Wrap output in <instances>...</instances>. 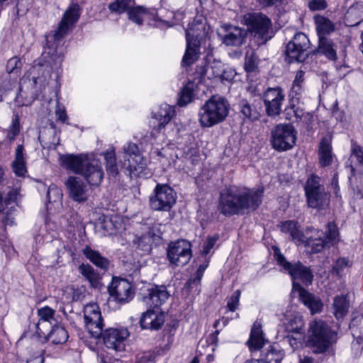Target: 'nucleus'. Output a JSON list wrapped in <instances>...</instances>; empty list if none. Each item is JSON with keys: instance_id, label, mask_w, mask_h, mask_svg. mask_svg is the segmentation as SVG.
<instances>
[{"instance_id": "nucleus-1", "label": "nucleus", "mask_w": 363, "mask_h": 363, "mask_svg": "<svg viewBox=\"0 0 363 363\" xmlns=\"http://www.w3.org/2000/svg\"><path fill=\"white\" fill-rule=\"evenodd\" d=\"M262 196L259 189L231 186L220 193L218 210L226 217L242 215L256 210L262 203Z\"/></svg>"}, {"instance_id": "nucleus-2", "label": "nucleus", "mask_w": 363, "mask_h": 363, "mask_svg": "<svg viewBox=\"0 0 363 363\" xmlns=\"http://www.w3.org/2000/svg\"><path fill=\"white\" fill-rule=\"evenodd\" d=\"M62 165L67 170L82 176L89 185L98 186L104 178L101 162L86 154L61 156Z\"/></svg>"}, {"instance_id": "nucleus-3", "label": "nucleus", "mask_w": 363, "mask_h": 363, "mask_svg": "<svg viewBox=\"0 0 363 363\" xmlns=\"http://www.w3.org/2000/svg\"><path fill=\"white\" fill-rule=\"evenodd\" d=\"M230 104L221 96H213L201 107L199 116L201 126L212 127L223 122L229 113Z\"/></svg>"}, {"instance_id": "nucleus-4", "label": "nucleus", "mask_w": 363, "mask_h": 363, "mask_svg": "<svg viewBox=\"0 0 363 363\" xmlns=\"http://www.w3.org/2000/svg\"><path fill=\"white\" fill-rule=\"evenodd\" d=\"M309 332L308 344L316 354L325 352L338 339L337 332L320 320L310 323Z\"/></svg>"}, {"instance_id": "nucleus-5", "label": "nucleus", "mask_w": 363, "mask_h": 363, "mask_svg": "<svg viewBox=\"0 0 363 363\" xmlns=\"http://www.w3.org/2000/svg\"><path fill=\"white\" fill-rule=\"evenodd\" d=\"M308 206L318 211L326 209L330 202V194L325 189L320 177L313 174L304 186Z\"/></svg>"}, {"instance_id": "nucleus-6", "label": "nucleus", "mask_w": 363, "mask_h": 363, "mask_svg": "<svg viewBox=\"0 0 363 363\" xmlns=\"http://www.w3.org/2000/svg\"><path fill=\"white\" fill-rule=\"evenodd\" d=\"M296 131L290 123L277 125L271 131L272 147L279 152L291 150L296 144Z\"/></svg>"}, {"instance_id": "nucleus-7", "label": "nucleus", "mask_w": 363, "mask_h": 363, "mask_svg": "<svg viewBox=\"0 0 363 363\" xmlns=\"http://www.w3.org/2000/svg\"><path fill=\"white\" fill-rule=\"evenodd\" d=\"M123 166L135 177L140 176L147 167V160L143 156L138 146L128 142L123 146Z\"/></svg>"}, {"instance_id": "nucleus-8", "label": "nucleus", "mask_w": 363, "mask_h": 363, "mask_svg": "<svg viewBox=\"0 0 363 363\" xmlns=\"http://www.w3.org/2000/svg\"><path fill=\"white\" fill-rule=\"evenodd\" d=\"M177 194L167 184H157L150 196V208L157 211H169L176 203Z\"/></svg>"}, {"instance_id": "nucleus-9", "label": "nucleus", "mask_w": 363, "mask_h": 363, "mask_svg": "<svg viewBox=\"0 0 363 363\" xmlns=\"http://www.w3.org/2000/svg\"><path fill=\"white\" fill-rule=\"evenodd\" d=\"M310 40L303 33H296L286 47V60L289 63L303 62L309 55Z\"/></svg>"}, {"instance_id": "nucleus-10", "label": "nucleus", "mask_w": 363, "mask_h": 363, "mask_svg": "<svg viewBox=\"0 0 363 363\" xmlns=\"http://www.w3.org/2000/svg\"><path fill=\"white\" fill-rule=\"evenodd\" d=\"M191 257V244L188 240L181 239L169 244L167 257L172 265L182 267L189 262Z\"/></svg>"}, {"instance_id": "nucleus-11", "label": "nucleus", "mask_w": 363, "mask_h": 363, "mask_svg": "<svg viewBox=\"0 0 363 363\" xmlns=\"http://www.w3.org/2000/svg\"><path fill=\"white\" fill-rule=\"evenodd\" d=\"M291 275L293 279V289L298 291L301 302L310 309L312 314L320 312L323 308L320 299L308 292L295 281L296 279H303L306 278L311 282L313 274H291Z\"/></svg>"}, {"instance_id": "nucleus-12", "label": "nucleus", "mask_w": 363, "mask_h": 363, "mask_svg": "<svg viewBox=\"0 0 363 363\" xmlns=\"http://www.w3.org/2000/svg\"><path fill=\"white\" fill-rule=\"evenodd\" d=\"M80 16V7L77 4H71L65 12L57 30L53 35L55 43L60 45L63 38L73 28Z\"/></svg>"}, {"instance_id": "nucleus-13", "label": "nucleus", "mask_w": 363, "mask_h": 363, "mask_svg": "<svg viewBox=\"0 0 363 363\" xmlns=\"http://www.w3.org/2000/svg\"><path fill=\"white\" fill-rule=\"evenodd\" d=\"M263 102L269 116L275 117L280 114L285 99V94L280 87L268 88L263 94Z\"/></svg>"}, {"instance_id": "nucleus-14", "label": "nucleus", "mask_w": 363, "mask_h": 363, "mask_svg": "<svg viewBox=\"0 0 363 363\" xmlns=\"http://www.w3.org/2000/svg\"><path fill=\"white\" fill-rule=\"evenodd\" d=\"M111 296L116 302L124 304L133 298L134 291L130 282L120 277H113L112 282L109 286Z\"/></svg>"}, {"instance_id": "nucleus-15", "label": "nucleus", "mask_w": 363, "mask_h": 363, "mask_svg": "<svg viewBox=\"0 0 363 363\" xmlns=\"http://www.w3.org/2000/svg\"><path fill=\"white\" fill-rule=\"evenodd\" d=\"M130 333L127 328H108L103 333L104 345L109 349L122 351L125 349V342Z\"/></svg>"}, {"instance_id": "nucleus-16", "label": "nucleus", "mask_w": 363, "mask_h": 363, "mask_svg": "<svg viewBox=\"0 0 363 363\" xmlns=\"http://www.w3.org/2000/svg\"><path fill=\"white\" fill-rule=\"evenodd\" d=\"M243 21L251 33L262 38L267 33L272 25L270 19L260 13H248L244 16Z\"/></svg>"}, {"instance_id": "nucleus-17", "label": "nucleus", "mask_w": 363, "mask_h": 363, "mask_svg": "<svg viewBox=\"0 0 363 363\" xmlns=\"http://www.w3.org/2000/svg\"><path fill=\"white\" fill-rule=\"evenodd\" d=\"M222 29L223 33L218 35L226 46L240 47L245 43L247 36L245 29L232 25H224Z\"/></svg>"}, {"instance_id": "nucleus-18", "label": "nucleus", "mask_w": 363, "mask_h": 363, "mask_svg": "<svg viewBox=\"0 0 363 363\" xmlns=\"http://www.w3.org/2000/svg\"><path fill=\"white\" fill-rule=\"evenodd\" d=\"M69 197L77 203H83L89 198V189L86 184L79 177L70 176L65 182Z\"/></svg>"}, {"instance_id": "nucleus-19", "label": "nucleus", "mask_w": 363, "mask_h": 363, "mask_svg": "<svg viewBox=\"0 0 363 363\" xmlns=\"http://www.w3.org/2000/svg\"><path fill=\"white\" fill-rule=\"evenodd\" d=\"M38 315L40 319L35 325V333L38 337L46 335V329L49 330L50 326L55 324L54 318L55 311L48 306H45L38 310Z\"/></svg>"}, {"instance_id": "nucleus-20", "label": "nucleus", "mask_w": 363, "mask_h": 363, "mask_svg": "<svg viewBox=\"0 0 363 363\" xmlns=\"http://www.w3.org/2000/svg\"><path fill=\"white\" fill-rule=\"evenodd\" d=\"M208 34V29L206 22L202 20H196L189 24L186 30V39L189 42L201 43L206 40Z\"/></svg>"}, {"instance_id": "nucleus-21", "label": "nucleus", "mask_w": 363, "mask_h": 363, "mask_svg": "<svg viewBox=\"0 0 363 363\" xmlns=\"http://www.w3.org/2000/svg\"><path fill=\"white\" fill-rule=\"evenodd\" d=\"M164 322V314L158 310H148L143 314L140 320L143 328L151 330H158Z\"/></svg>"}, {"instance_id": "nucleus-22", "label": "nucleus", "mask_w": 363, "mask_h": 363, "mask_svg": "<svg viewBox=\"0 0 363 363\" xmlns=\"http://www.w3.org/2000/svg\"><path fill=\"white\" fill-rule=\"evenodd\" d=\"M204 73L209 79L219 77L222 80H230L234 75L232 71L226 72L223 68V63L216 60L206 65Z\"/></svg>"}, {"instance_id": "nucleus-23", "label": "nucleus", "mask_w": 363, "mask_h": 363, "mask_svg": "<svg viewBox=\"0 0 363 363\" xmlns=\"http://www.w3.org/2000/svg\"><path fill=\"white\" fill-rule=\"evenodd\" d=\"M273 250L277 264L281 267L284 270L288 272H311L310 269L303 266L299 261L294 263L288 262L278 247H274Z\"/></svg>"}, {"instance_id": "nucleus-24", "label": "nucleus", "mask_w": 363, "mask_h": 363, "mask_svg": "<svg viewBox=\"0 0 363 363\" xmlns=\"http://www.w3.org/2000/svg\"><path fill=\"white\" fill-rule=\"evenodd\" d=\"M280 228L283 233L289 235L291 239L297 245L303 243L305 235L300 230V226L297 221L286 220L281 222Z\"/></svg>"}, {"instance_id": "nucleus-25", "label": "nucleus", "mask_w": 363, "mask_h": 363, "mask_svg": "<svg viewBox=\"0 0 363 363\" xmlns=\"http://www.w3.org/2000/svg\"><path fill=\"white\" fill-rule=\"evenodd\" d=\"M240 116L243 121H255L260 117V113L254 104L245 99H241L238 103Z\"/></svg>"}, {"instance_id": "nucleus-26", "label": "nucleus", "mask_w": 363, "mask_h": 363, "mask_svg": "<svg viewBox=\"0 0 363 363\" xmlns=\"http://www.w3.org/2000/svg\"><path fill=\"white\" fill-rule=\"evenodd\" d=\"M318 160L320 167H325L330 166L335 157L332 152L330 140L328 138H323L319 145Z\"/></svg>"}, {"instance_id": "nucleus-27", "label": "nucleus", "mask_w": 363, "mask_h": 363, "mask_svg": "<svg viewBox=\"0 0 363 363\" xmlns=\"http://www.w3.org/2000/svg\"><path fill=\"white\" fill-rule=\"evenodd\" d=\"M265 342L262 330V325L259 322L255 321L250 333V337L247 341L249 348L251 351H256L262 348Z\"/></svg>"}, {"instance_id": "nucleus-28", "label": "nucleus", "mask_w": 363, "mask_h": 363, "mask_svg": "<svg viewBox=\"0 0 363 363\" xmlns=\"http://www.w3.org/2000/svg\"><path fill=\"white\" fill-rule=\"evenodd\" d=\"M363 21V2H357L349 8L345 15V24L354 27Z\"/></svg>"}, {"instance_id": "nucleus-29", "label": "nucleus", "mask_w": 363, "mask_h": 363, "mask_svg": "<svg viewBox=\"0 0 363 363\" xmlns=\"http://www.w3.org/2000/svg\"><path fill=\"white\" fill-rule=\"evenodd\" d=\"M84 255L95 266L102 270H108L111 265V262L106 257L101 255V254L90 247L86 246L82 250Z\"/></svg>"}, {"instance_id": "nucleus-30", "label": "nucleus", "mask_w": 363, "mask_h": 363, "mask_svg": "<svg viewBox=\"0 0 363 363\" xmlns=\"http://www.w3.org/2000/svg\"><path fill=\"white\" fill-rule=\"evenodd\" d=\"M49 330H45L46 335L42 336L40 338H44L47 340H50L52 343L58 345L65 343L68 338V334L65 328L60 325L55 324L52 330L48 332Z\"/></svg>"}, {"instance_id": "nucleus-31", "label": "nucleus", "mask_w": 363, "mask_h": 363, "mask_svg": "<svg viewBox=\"0 0 363 363\" xmlns=\"http://www.w3.org/2000/svg\"><path fill=\"white\" fill-rule=\"evenodd\" d=\"M147 291H149V298L155 307H158L164 303L169 296L166 287L163 285L152 286L147 289Z\"/></svg>"}, {"instance_id": "nucleus-32", "label": "nucleus", "mask_w": 363, "mask_h": 363, "mask_svg": "<svg viewBox=\"0 0 363 363\" xmlns=\"http://www.w3.org/2000/svg\"><path fill=\"white\" fill-rule=\"evenodd\" d=\"M175 111L173 106L167 104L160 106L159 111L154 114V118L158 121V128L161 130L168 125L174 116Z\"/></svg>"}, {"instance_id": "nucleus-33", "label": "nucleus", "mask_w": 363, "mask_h": 363, "mask_svg": "<svg viewBox=\"0 0 363 363\" xmlns=\"http://www.w3.org/2000/svg\"><path fill=\"white\" fill-rule=\"evenodd\" d=\"M314 21L315 23L318 39L326 38V35H329L335 30L334 23L330 20L323 16H315Z\"/></svg>"}, {"instance_id": "nucleus-34", "label": "nucleus", "mask_w": 363, "mask_h": 363, "mask_svg": "<svg viewBox=\"0 0 363 363\" xmlns=\"http://www.w3.org/2000/svg\"><path fill=\"white\" fill-rule=\"evenodd\" d=\"M319 40L317 52L325 55L328 60L335 61L337 60L336 46L333 41L328 38Z\"/></svg>"}, {"instance_id": "nucleus-35", "label": "nucleus", "mask_w": 363, "mask_h": 363, "mask_svg": "<svg viewBox=\"0 0 363 363\" xmlns=\"http://www.w3.org/2000/svg\"><path fill=\"white\" fill-rule=\"evenodd\" d=\"M201 45L195 42L186 41V48L182 59L183 65L189 66L194 64L200 55Z\"/></svg>"}, {"instance_id": "nucleus-36", "label": "nucleus", "mask_w": 363, "mask_h": 363, "mask_svg": "<svg viewBox=\"0 0 363 363\" xmlns=\"http://www.w3.org/2000/svg\"><path fill=\"white\" fill-rule=\"evenodd\" d=\"M104 157L105 166L108 175L116 177L118 174V167L116 162L115 149L109 147L102 153Z\"/></svg>"}, {"instance_id": "nucleus-37", "label": "nucleus", "mask_w": 363, "mask_h": 363, "mask_svg": "<svg viewBox=\"0 0 363 363\" xmlns=\"http://www.w3.org/2000/svg\"><path fill=\"white\" fill-rule=\"evenodd\" d=\"M23 146L18 145L16 150L15 160L12 163L15 174L18 177H23L27 172L23 155Z\"/></svg>"}, {"instance_id": "nucleus-38", "label": "nucleus", "mask_w": 363, "mask_h": 363, "mask_svg": "<svg viewBox=\"0 0 363 363\" xmlns=\"http://www.w3.org/2000/svg\"><path fill=\"white\" fill-rule=\"evenodd\" d=\"M334 315L337 319L344 318L348 313L349 301L345 296H336L333 303Z\"/></svg>"}, {"instance_id": "nucleus-39", "label": "nucleus", "mask_w": 363, "mask_h": 363, "mask_svg": "<svg viewBox=\"0 0 363 363\" xmlns=\"http://www.w3.org/2000/svg\"><path fill=\"white\" fill-rule=\"evenodd\" d=\"M284 353L277 345L270 346L264 357L260 361L262 363H281Z\"/></svg>"}, {"instance_id": "nucleus-40", "label": "nucleus", "mask_w": 363, "mask_h": 363, "mask_svg": "<svg viewBox=\"0 0 363 363\" xmlns=\"http://www.w3.org/2000/svg\"><path fill=\"white\" fill-rule=\"evenodd\" d=\"M149 15L150 12L143 6L133 7L128 12L129 20L139 26L143 24L144 18Z\"/></svg>"}, {"instance_id": "nucleus-41", "label": "nucleus", "mask_w": 363, "mask_h": 363, "mask_svg": "<svg viewBox=\"0 0 363 363\" xmlns=\"http://www.w3.org/2000/svg\"><path fill=\"white\" fill-rule=\"evenodd\" d=\"M194 86L192 82H187L180 91L178 105L184 106L191 103L194 99Z\"/></svg>"}, {"instance_id": "nucleus-42", "label": "nucleus", "mask_w": 363, "mask_h": 363, "mask_svg": "<svg viewBox=\"0 0 363 363\" xmlns=\"http://www.w3.org/2000/svg\"><path fill=\"white\" fill-rule=\"evenodd\" d=\"M303 243L306 247L311 250V252L313 253H318L321 252L326 246L329 245L325 239L320 237L317 238L305 237Z\"/></svg>"}, {"instance_id": "nucleus-43", "label": "nucleus", "mask_w": 363, "mask_h": 363, "mask_svg": "<svg viewBox=\"0 0 363 363\" xmlns=\"http://www.w3.org/2000/svg\"><path fill=\"white\" fill-rule=\"evenodd\" d=\"M135 4V0H116L108 5V9L112 13H122L129 11Z\"/></svg>"}, {"instance_id": "nucleus-44", "label": "nucleus", "mask_w": 363, "mask_h": 363, "mask_svg": "<svg viewBox=\"0 0 363 363\" xmlns=\"http://www.w3.org/2000/svg\"><path fill=\"white\" fill-rule=\"evenodd\" d=\"M286 338L291 347L296 350L302 345L304 339V330L301 327H298L291 334L288 335Z\"/></svg>"}, {"instance_id": "nucleus-45", "label": "nucleus", "mask_w": 363, "mask_h": 363, "mask_svg": "<svg viewBox=\"0 0 363 363\" xmlns=\"http://www.w3.org/2000/svg\"><path fill=\"white\" fill-rule=\"evenodd\" d=\"M84 320H103L99 307L96 303L86 304L84 308Z\"/></svg>"}, {"instance_id": "nucleus-46", "label": "nucleus", "mask_w": 363, "mask_h": 363, "mask_svg": "<svg viewBox=\"0 0 363 363\" xmlns=\"http://www.w3.org/2000/svg\"><path fill=\"white\" fill-rule=\"evenodd\" d=\"M85 327L89 334L94 338H99L102 335L104 321L98 320H84Z\"/></svg>"}, {"instance_id": "nucleus-47", "label": "nucleus", "mask_w": 363, "mask_h": 363, "mask_svg": "<svg viewBox=\"0 0 363 363\" xmlns=\"http://www.w3.org/2000/svg\"><path fill=\"white\" fill-rule=\"evenodd\" d=\"M48 55H50L52 62H50L52 67H57L61 65L64 57V51L62 47L57 48L48 46Z\"/></svg>"}, {"instance_id": "nucleus-48", "label": "nucleus", "mask_w": 363, "mask_h": 363, "mask_svg": "<svg viewBox=\"0 0 363 363\" xmlns=\"http://www.w3.org/2000/svg\"><path fill=\"white\" fill-rule=\"evenodd\" d=\"M62 189L57 187L55 184H51L47 192V197L49 203H56L59 205V207L62 206Z\"/></svg>"}, {"instance_id": "nucleus-49", "label": "nucleus", "mask_w": 363, "mask_h": 363, "mask_svg": "<svg viewBox=\"0 0 363 363\" xmlns=\"http://www.w3.org/2000/svg\"><path fill=\"white\" fill-rule=\"evenodd\" d=\"M82 296V293L81 289H74L72 286H67L63 291L62 301L64 303L78 301L81 298Z\"/></svg>"}, {"instance_id": "nucleus-50", "label": "nucleus", "mask_w": 363, "mask_h": 363, "mask_svg": "<svg viewBox=\"0 0 363 363\" xmlns=\"http://www.w3.org/2000/svg\"><path fill=\"white\" fill-rule=\"evenodd\" d=\"M353 336L363 337V314L354 317L350 324Z\"/></svg>"}, {"instance_id": "nucleus-51", "label": "nucleus", "mask_w": 363, "mask_h": 363, "mask_svg": "<svg viewBox=\"0 0 363 363\" xmlns=\"http://www.w3.org/2000/svg\"><path fill=\"white\" fill-rule=\"evenodd\" d=\"M325 234V240L329 245H333L334 242L338 240L339 232L334 223H328Z\"/></svg>"}, {"instance_id": "nucleus-52", "label": "nucleus", "mask_w": 363, "mask_h": 363, "mask_svg": "<svg viewBox=\"0 0 363 363\" xmlns=\"http://www.w3.org/2000/svg\"><path fill=\"white\" fill-rule=\"evenodd\" d=\"M152 241V239L150 233L138 237L135 240H134L138 247L144 251H149L150 250Z\"/></svg>"}, {"instance_id": "nucleus-53", "label": "nucleus", "mask_w": 363, "mask_h": 363, "mask_svg": "<svg viewBox=\"0 0 363 363\" xmlns=\"http://www.w3.org/2000/svg\"><path fill=\"white\" fill-rule=\"evenodd\" d=\"M257 65V57L255 56L254 52H251L249 53L248 52L245 55V67L247 72H253Z\"/></svg>"}, {"instance_id": "nucleus-54", "label": "nucleus", "mask_w": 363, "mask_h": 363, "mask_svg": "<svg viewBox=\"0 0 363 363\" xmlns=\"http://www.w3.org/2000/svg\"><path fill=\"white\" fill-rule=\"evenodd\" d=\"M218 235L208 237L204 242L202 250V257H207L211 250L213 248L216 242L218 240Z\"/></svg>"}, {"instance_id": "nucleus-55", "label": "nucleus", "mask_w": 363, "mask_h": 363, "mask_svg": "<svg viewBox=\"0 0 363 363\" xmlns=\"http://www.w3.org/2000/svg\"><path fill=\"white\" fill-rule=\"evenodd\" d=\"M240 291L236 290L233 292L232 296L229 298L227 303V307L230 311H235L239 304Z\"/></svg>"}, {"instance_id": "nucleus-56", "label": "nucleus", "mask_w": 363, "mask_h": 363, "mask_svg": "<svg viewBox=\"0 0 363 363\" xmlns=\"http://www.w3.org/2000/svg\"><path fill=\"white\" fill-rule=\"evenodd\" d=\"M82 275L92 287L99 288L101 286V283L99 274H82Z\"/></svg>"}, {"instance_id": "nucleus-57", "label": "nucleus", "mask_w": 363, "mask_h": 363, "mask_svg": "<svg viewBox=\"0 0 363 363\" xmlns=\"http://www.w3.org/2000/svg\"><path fill=\"white\" fill-rule=\"evenodd\" d=\"M351 266V262L347 258H339L334 267L333 269L335 272H339L340 271L347 270Z\"/></svg>"}, {"instance_id": "nucleus-58", "label": "nucleus", "mask_w": 363, "mask_h": 363, "mask_svg": "<svg viewBox=\"0 0 363 363\" xmlns=\"http://www.w3.org/2000/svg\"><path fill=\"white\" fill-rule=\"evenodd\" d=\"M55 112L59 121L62 123H65L67 121L68 118L65 108L64 106L61 105L58 101L56 104Z\"/></svg>"}, {"instance_id": "nucleus-59", "label": "nucleus", "mask_w": 363, "mask_h": 363, "mask_svg": "<svg viewBox=\"0 0 363 363\" xmlns=\"http://www.w3.org/2000/svg\"><path fill=\"white\" fill-rule=\"evenodd\" d=\"M201 274H196L194 277H190L186 282L184 288L187 291H190L194 286H197L201 280Z\"/></svg>"}, {"instance_id": "nucleus-60", "label": "nucleus", "mask_w": 363, "mask_h": 363, "mask_svg": "<svg viewBox=\"0 0 363 363\" xmlns=\"http://www.w3.org/2000/svg\"><path fill=\"white\" fill-rule=\"evenodd\" d=\"M352 156L355 157L357 162L363 165V149L357 145H353L352 147Z\"/></svg>"}, {"instance_id": "nucleus-61", "label": "nucleus", "mask_w": 363, "mask_h": 363, "mask_svg": "<svg viewBox=\"0 0 363 363\" xmlns=\"http://www.w3.org/2000/svg\"><path fill=\"white\" fill-rule=\"evenodd\" d=\"M135 363H155V356L150 352H145L137 357Z\"/></svg>"}, {"instance_id": "nucleus-62", "label": "nucleus", "mask_w": 363, "mask_h": 363, "mask_svg": "<svg viewBox=\"0 0 363 363\" xmlns=\"http://www.w3.org/2000/svg\"><path fill=\"white\" fill-rule=\"evenodd\" d=\"M21 65V61L17 57L11 58L6 65V69L9 73L14 72L16 69H19Z\"/></svg>"}, {"instance_id": "nucleus-63", "label": "nucleus", "mask_w": 363, "mask_h": 363, "mask_svg": "<svg viewBox=\"0 0 363 363\" xmlns=\"http://www.w3.org/2000/svg\"><path fill=\"white\" fill-rule=\"evenodd\" d=\"M308 6L311 10H323L327 6V3L325 0H312L309 2Z\"/></svg>"}, {"instance_id": "nucleus-64", "label": "nucleus", "mask_w": 363, "mask_h": 363, "mask_svg": "<svg viewBox=\"0 0 363 363\" xmlns=\"http://www.w3.org/2000/svg\"><path fill=\"white\" fill-rule=\"evenodd\" d=\"M19 133V122H18V116L16 117L13 120L12 124L9 128V136L11 138V139H14V138Z\"/></svg>"}]
</instances>
